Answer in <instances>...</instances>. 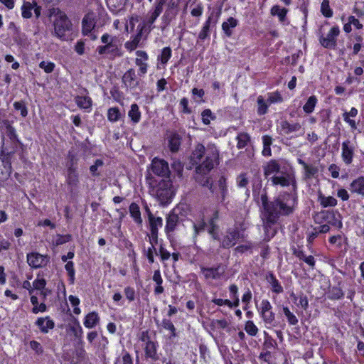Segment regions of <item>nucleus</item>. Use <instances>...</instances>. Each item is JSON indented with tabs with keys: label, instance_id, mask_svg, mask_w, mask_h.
Wrapping results in <instances>:
<instances>
[{
	"label": "nucleus",
	"instance_id": "obj_51",
	"mask_svg": "<svg viewBox=\"0 0 364 364\" xmlns=\"http://www.w3.org/2000/svg\"><path fill=\"white\" fill-rule=\"evenodd\" d=\"M220 15V11L218 12L216 14H215L213 12H212L205 22L204 23V25L203 27L207 28L210 29L211 26H215L218 23V21L219 19Z\"/></svg>",
	"mask_w": 364,
	"mask_h": 364
},
{
	"label": "nucleus",
	"instance_id": "obj_20",
	"mask_svg": "<svg viewBox=\"0 0 364 364\" xmlns=\"http://www.w3.org/2000/svg\"><path fill=\"white\" fill-rule=\"evenodd\" d=\"M358 114V109L355 107H352L349 112H344L342 114L343 119L349 125L352 131H355L358 128V122L353 119V118H355Z\"/></svg>",
	"mask_w": 364,
	"mask_h": 364
},
{
	"label": "nucleus",
	"instance_id": "obj_10",
	"mask_svg": "<svg viewBox=\"0 0 364 364\" xmlns=\"http://www.w3.org/2000/svg\"><path fill=\"white\" fill-rule=\"evenodd\" d=\"M122 83L127 90L133 92L140 87L141 82L137 79L136 71L129 68L123 75Z\"/></svg>",
	"mask_w": 364,
	"mask_h": 364
},
{
	"label": "nucleus",
	"instance_id": "obj_30",
	"mask_svg": "<svg viewBox=\"0 0 364 364\" xmlns=\"http://www.w3.org/2000/svg\"><path fill=\"white\" fill-rule=\"evenodd\" d=\"M100 322V317L97 312L92 311L86 315L83 324L87 328H92Z\"/></svg>",
	"mask_w": 364,
	"mask_h": 364
},
{
	"label": "nucleus",
	"instance_id": "obj_41",
	"mask_svg": "<svg viewBox=\"0 0 364 364\" xmlns=\"http://www.w3.org/2000/svg\"><path fill=\"white\" fill-rule=\"evenodd\" d=\"M33 290H39L41 291V295L43 296V298H46L47 296L46 290L45 289L46 285V281L43 278H38L37 277L33 282Z\"/></svg>",
	"mask_w": 364,
	"mask_h": 364
},
{
	"label": "nucleus",
	"instance_id": "obj_22",
	"mask_svg": "<svg viewBox=\"0 0 364 364\" xmlns=\"http://www.w3.org/2000/svg\"><path fill=\"white\" fill-rule=\"evenodd\" d=\"M179 223V218L177 214L171 212L166 217V224L165 231L169 236L171 232H173L176 229Z\"/></svg>",
	"mask_w": 364,
	"mask_h": 364
},
{
	"label": "nucleus",
	"instance_id": "obj_31",
	"mask_svg": "<svg viewBox=\"0 0 364 364\" xmlns=\"http://www.w3.org/2000/svg\"><path fill=\"white\" fill-rule=\"evenodd\" d=\"M293 254L298 257L300 260L304 261L306 263L311 269L315 267V259L312 255H306L304 251L301 250L295 249Z\"/></svg>",
	"mask_w": 364,
	"mask_h": 364
},
{
	"label": "nucleus",
	"instance_id": "obj_28",
	"mask_svg": "<svg viewBox=\"0 0 364 364\" xmlns=\"http://www.w3.org/2000/svg\"><path fill=\"white\" fill-rule=\"evenodd\" d=\"M284 168H281L279 164L276 161H270L264 168V176L269 179L271 176L279 173Z\"/></svg>",
	"mask_w": 364,
	"mask_h": 364
},
{
	"label": "nucleus",
	"instance_id": "obj_24",
	"mask_svg": "<svg viewBox=\"0 0 364 364\" xmlns=\"http://www.w3.org/2000/svg\"><path fill=\"white\" fill-rule=\"evenodd\" d=\"M66 182L68 185L70 186L72 188H75L78 186V173L76 171V168L73 165H70L68 168Z\"/></svg>",
	"mask_w": 364,
	"mask_h": 364
},
{
	"label": "nucleus",
	"instance_id": "obj_2",
	"mask_svg": "<svg viewBox=\"0 0 364 364\" xmlns=\"http://www.w3.org/2000/svg\"><path fill=\"white\" fill-rule=\"evenodd\" d=\"M218 151L214 146L205 148L203 144L196 145L191 155V161L198 164L196 168V180L203 186L211 185L209 172L213 168L218 158ZM212 186H210V188Z\"/></svg>",
	"mask_w": 364,
	"mask_h": 364
},
{
	"label": "nucleus",
	"instance_id": "obj_47",
	"mask_svg": "<svg viewBox=\"0 0 364 364\" xmlns=\"http://www.w3.org/2000/svg\"><path fill=\"white\" fill-rule=\"evenodd\" d=\"M287 11V9L282 8L278 5H275L271 9V14L272 16H277L281 22L284 21Z\"/></svg>",
	"mask_w": 364,
	"mask_h": 364
},
{
	"label": "nucleus",
	"instance_id": "obj_13",
	"mask_svg": "<svg viewBox=\"0 0 364 364\" xmlns=\"http://www.w3.org/2000/svg\"><path fill=\"white\" fill-rule=\"evenodd\" d=\"M49 262L47 255L33 252L27 255V262L32 268L38 269L46 266Z\"/></svg>",
	"mask_w": 364,
	"mask_h": 364
},
{
	"label": "nucleus",
	"instance_id": "obj_45",
	"mask_svg": "<svg viewBox=\"0 0 364 364\" xmlns=\"http://www.w3.org/2000/svg\"><path fill=\"white\" fill-rule=\"evenodd\" d=\"M162 11L159 10L158 11L157 9L154 8V10L151 13L149 18L146 22H144L143 23H145L146 25V32H150L152 29L151 25L154 23V21L156 20V18L159 16V15L161 14Z\"/></svg>",
	"mask_w": 364,
	"mask_h": 364
},
{
	"label": "nucleus",
	"instance_id": "obj_34",
	"mask_svg": "<svg viewBox=\"0 0 364 364\" xmlns=\"http://www.w3.org/2000/svg\"><path fill=\"white\" fill-rule=\"evenodd\" d=\"M318 201L323 208L335 207L338 203L333 196H326L321 193L318 196Z\"/></svg>",
	"mask_w": 364,
	"mask_h": 364
},
{
	"label": "nucleus",
	"instance_id": "obj_38",
	"mask_svg": "<svg viewBox=\"0 0 364 364\" xmlns=\"http://www.w3.org/2000/svg\"><path fill=\"white\" fill-rule=\"evenodd\" d=\"M0 128L11 139L16 136L15 129L11 126L9 120H0Z\"/></svg>",
	"mask_w": 364,
	"mask_h": 364
},
{
	"label": "nucleus",
	"instance_id": "obj_29",
	"mask_svg": "<svg viewBox=\"0 0 364 364\" xmlns=\"http://www.w3.org/2000/svg\"><path fill=\"white\" fill-rule=\"evenodd\" d=\"M206 223L205 222L204 215H200L198 219H195L193 222V237L196 238L201 232H204Z\"/></svg>",
	"mask_w": 364,
	"mask_h": 364
},
{
	"label": "nucleus",
	"instance_id": "obj_26",
	"mask_svg": "<svg viewBox=\"0 0 364 364\" xmlns=\"http://www.w3.org/2000/svg\"><path fill=\"white\" fill-rule=\"evenodd\" d=\"M146 209L149 213L150 232L158 233L159 228H161L163 225V220L161 217H154L151 213V212L149 211V209L147 206L146 207Z\"/></svg>",
	"mask_w": 364,
	"mask_h": 364
},
{
	"label": "nucleus",
	"instance_id": "obj_17",
	"mask_svg": "<svg viewBox=\"0 0 364 364\" xmlns=\"http://www.w3.org/2000/svg\"><path fill=\"white\" fill-rule=\"evenodd\" d=\"M146 25L145 23L139 24L137 26V33L132 36L131 39L124 43V47L127 50L132 52L137 48L144 32H146Z\"/></svg>",
	"mask_w": 364,
	"mask_h": 364
},
{
	"label": "nucleus",
	"instance_id": "obj_35",
	"mask_svg": "<svg viewBox=\"0 0 364 364\" xmlns=\"http://www.w3.org/2000/svg\"><path fill=\"white\" fill-rule=\"evenodd\" d=\"M129 210L130 215L133 218L134 222L137 225H141L142 224V218L141 216L139 206L135 203H132L129 205Z\"/></svg>",
	"mask_w": 364,
	"mask_h": 364
},
{
	"label": "nucleus",
	"instance_id": "obj_18",
	"mask_svg": "<svg viewBox=\"0 0 364 364\" xmlns=\"http://www.w3.org/2000/svg\"><path fill=\"white\" fill-rule=\"evenodd\" d=\"M82 33L85 36L90 35L92 40H95L97 36L91 32L95 26V15L94 13H89L82 19Z\"/></svg>",
	"mask_w": 364,
	"mask_h": 364
},
{
	"label": "nucleus",
	"instance_id": "obj_5",
	"mask_svg": "<svg viewBox=\"0 0 364 364\" xmlns=\"http://www.w3.org/2000/svg\"><path fill=\"white\" fill-rule=\"evenodd\" d=\"M274 186L279 185L282 187L291 186L293 190L296 188V181L294 172L289 169L284 168L277 175H274L269 178Z\"/></svg>",
	"mask_w": 364,
	"mask_h": 364
},
{
	"label": "nucleus",
	"instance_id": "obj_36",
	"mask_svg": "<svg viewBox=\"0 0 364 364\" xmlns=\"http://www.w3.org/2000/svg\"><path fill=\"white\" fill-rule=\"evenodd\" d=\"M153 193L155 194L156 197L164 203L167 202L173 197V192L172 188H164L163 190H154Z\"/></svg>",
	"mask_w": 364,
	"mask_h": 364
},
{
	"label": "nucleus",
	"instance_id": "obj_8",
	"mask_svg": "<svg viewBox=\"0 0 364 364\" xmlns=\"http://www.w3.org/2000/svg\"><path fill=\"white\" fill-rule=\"evenodd\" d=\"M140 340L144 343V351L146 358H151L152 360H157L159 356L157 354V348L159 347L157 343L150 340L147 331L141 333Z\"/></svg>",
	"mask_w": 364,
	"mask_h": 364
},
{
	"label": "nucleus",
	"instance_id": "obj_49",
	"mask_svg": "<svg viewBox=\"0 0 364 364\" xmlns=\"http://www.w3.org/2000/svg\"><path fill=\"white\" fill-rule=\"evenodd\" d=\"M343 296L344 293L339 287H331L328 293V298L331 300L340 299Z\"/></svg>",
	"mask_w": 364,
	"mask_h": 364
},
{
	"label": "nucleus",
	"instance_id": "obj_23",
	"mask_svg": "<svg viewBox=\"0 0 364 364\" xmlns=\"http://www.w3.org/2000/svg\"><path fill=\"white\" fill-rule=\"evenodd\" d=\"M36 325L43 333H47L55 326L54 321L48 316L38 318L36 321Z\"/></svg>",
	"mask_w": 364,
	"mask_h": 364
},
{
	"label": "nucleus",
	"instance_id": "obj_57",
	"mask_svg": "<svg viewBox=\"0 0 364 364\" xmlns=\"http://www.w3.org/2000/svg\"><path fill=\"white\" fill-rule=\"evenodd\" d=\"M245 330L251 336H255L258 333V328L252 321H247L246 322Z\"/></svg>",
	"mask_w": 364,
	"mask_h": 364
},
{
	"label": "nucleus",
	"instance_id": "obj_16",
	"mask_svg": "<svg viewBox=\"0 0 364 364\" xmlns=\"http://www.w3.org/2000/svg\"><path fill=\"white\" fill-rule=\"evenodd\" d=\"M136 55L135 65L139 68L138 75L142 77L146 75L148 71L149 65L147 61L149 60V55L144 50H137Z\"/></svg>",
	"mask_w": 364,
	"mask_h": 364
},
{
	"label": "nucleus",
	"instance_id": "obj_39",
	"mask_svg": "<svg viewBox=\"0 0 364 364\" xmlns=\"http://www.w3.org/2000/svg\"><path fill=\"white\" fill-rule=\"evenodd\" d=\"M128 117L134 123H138L141 119V112L139 111V106L134 103L131 105L130 109L128 112Z\"/></svg>",
	"mask_w": 364,
	"mask_h": 364
},
{
	"label": "nucleus",
	"instance_id": "obj_44",
	"mask_svg": "<svg viewBox=\"0 0 364 364\" xmlns=\"http://www.w3.org/2000/svg\"><path fill=\"white\" fill-rule=\"evenodd\" d=\"M75 102L82 109H87L92 107V100L90 97L77 96L75 97Z\"/></svg>",
	"mask_w": 364,
	"mask_h": 364
},
{
	"label": "nucleus",
	"instance_id": "obj_40",
	"mask_svg": "<svg viewBox=\"0 0 364 364\" xmlns=\"http://www.w3.org/2000/svg\"><path fill=\"white\" fill-rule=\"evenodd\" d=\"M237 147L238 149L245 148L250 142V136L246 132H240L236 137Z\"/></svg>",
	"mask_w": 364,
	"mask_h": 364
},
{
	"label": "nucleus",
	"instance_id": "obj_59",
	"mask_svg": "<svg viewBox=\"0 0 364 364\" xmlns=\"http://www.w3.org/2000/svg\"><path fill=\"white\" fill-rule=\"evenodd\" d=\"M283 312L287 318V321L290 325L294 326L297 324L298 319L296 316L291 313L288 307H283Z\"/></svg>",
	"mask_w": 364,
	"mask_h": 364
},
{
	"label": "nucleus",
	"instance_id": "obj_15",
	"mask_svg": "<svg viewBox=\"0 0 364 364\" xmlns=\"http://www.w3.org/2000/svg\"><path fill=\"white\" fill-rule=\"evenodd\" d=\"M151 170L154 174L160 177L169 176L170 170L168 163L157 158H154L151 162Z\"/></svg>",
	"mask_w": 364,
	"mask_h": 364
},
{
	"label": "nucleus",
	"instance_id": "obj_50",
	"mask_svg": "<svg viewBox=\"0 0 364 364\" xmlns=\"http://www.w3.org/2000/svg\"><path fill=\"white\" fill-rule=\"evenodd\" d=\"M34 8L33 2L24 1L21 6V14L24 18H29L32 16V11Z\"/></svg>",
	"mask_w": 364,
	"mask_h": 364
},
{
	"label": "nucleus",
	"instance_id": "obj_27",
	"mask_svg": "<svg viewBox=\"0 0 364 364\" xmlns=\"http://www.w3.org/2000/svg\"><path fill=\"white\" fill-rule=\"evenodd\" d=\"M350 190L352 193L364 196V176L353 180L350 184Z\"/></svg>",
	"mask_w": 364,
	"mask_h": 364
},
{
	"label": "nucleus",
	"instance_id": "obj_4",
	"mask_svg": "<svg viewBox=\"0 0 364 364\" xmlns=\"http://www.w3.org/2000/svg\"><path fill=\"white\" fill-rule=\"evenodd\" d=\"M50 16L55 17L53 24L55 36L62 40H66L68 37V33L72 28L70 21L65 14L59 9H52Z\"/></svg>",
	"mask_w": 364,
	"mask_h": 364
},
{
	"label": "nucleus",
	"instance_id": "obj_6",
	"mask_svg": "<svg viewBox=\"0 0 364 364\" xmlns=\"http://www.w3.org/2000/svg\"><path fill=\"white\" fill-rule=\"evenodd\" d=\"M277 131L282 136H290L294 134L295 136L303 135L304 132L299 122L290 123L286 119L281 120L277 125Z\"/></svg>",
	"mask_w": 364,
	"mask_h": 364
},
{
	"label": "nucleus",
	"instance_id": "obj_61",
	"mask_svg": "<svg viewBox=\"0 0 364 364\" xmlns=\"http://www.w3.org/2000/svg\"><path fill=\"white\" fill-rule=\"evenodd\" d=\"M114 364H133L132 358L127 352H123L122 357L117 359Z\"/></svg>",
	"mask_w": 364,
	"mask_h": 364
},
{
	"label": "nucleus",
	"instance_id": "obj_58",
	"mask_svg": "<svg viewBox=\"0 0 364 364\" xmlns=\"http://www.w3.org/2000/svg\"><path fill=\"white\" fill-rule=\"evenodd\" d=\"M304 176L306 178H311L314 176L318 171V169L316 166L313 165L307 164L306 166L304 168Z\"/></svg>",
	"mask_w": 364,
	"mask_h": 364
},
{
	"label": "nucleus",
	"instance_id": "obj_19",
	"mask_svg": "<svg viewBox=\"0 0 364 364\" xmlns=\"http://www.w3.org/2000/svg\"><path fill=\"white\" fill-rule=\"evenodd\" d=\"M146 182L149 186L152 188V192L154 190H163L164 188H172V183L168 177H163L160 180H157L152 176L146 177Z\"/></svg>",
	"mask_w": 364,
	"mask_h": 364
},
{
	"label": "nucleus",
	"instance_id": "obj_3",
	"mask_svg": "<svg viewBox=\"0 0 364 364\" xmlns=\"http://www.w3.org/2000/svg\"><path fill=\"white\" fill-rule=\"evenodd\" d=\"M103 43L97 48V52L100 55L106 56L110 59H114L122 55L121 46L118 43L117 38L108 33H105L101 37Z\"/></svg>",
	"mask_w": 364,
	"mask_h": 364
},
{
	"label": "nucleus",
	"instance_id": "obj_62",
	"mask_svg": "<svg viewBox=\"0 0 364 364\" xmlns=\"http://www.w3.org/2000/svg\"><path fill=\"white\" fill-rule=\"evenodd\" d=\"M39 67L43 69L45 73H50L54 70L55 65L53 62L43 60L39 63Z\"/></svg>",
	"mask_w": 364,
	"mask_h": 364
},
{
	"label": "nucleus",
	"instance_id": "obj_52",
	"mask_svg": "<svg viewBox=\"0 0 364 364\" xmlns=\"http://www.w3.org/2000/svg\"><path fill=\"white\" fill-rule=\"evenodd\" d=\"M121 114L119 108L111 107L107 112V118L112 122H117L120 118Z\"/></svg>",
	"mask_w": 364,
	"mask_h": 364
},
{
	"label": "nucleus",
	"instance_id": "obj_11",
	"mask_svg": "<svg viewBox=\"0 0 364 364\" xmlns=\"http://www.w3.org/2000/svg\"><path fill=\"white\" fill-rule=\"evenodd\" d=\"M339 33L338 26L332 27L326 36H320L319 42L321 45L326 48L334 49L337 45V37Z\"/></svg>",
	"mask_w": 364,
	"mask_h": 364
},
{
	"label": "nucleus",
	"instance_id": "obj_37",
	"mask_svg": "<svg viewBox=\"0 0 364 364\" xmlns=\"http://www.w3.org/2000/svg\"><path fill=\"white\" fill-rule=\"evenodd\" d=\"M267 280L271 285L272 291L273 292L276 294H281L283 292L284 289L282 286L272 273H270L267 277Z\"/></svg>",
	"mask_w": 364,
	"mask_h": 364
},
{
	"label": "nucleus",
	"instance_id": "obj_56",
	"mask_svg": "<svg viewBox=\"0 0 364 364\" xmlns=\"http://www.w3.org/2000/svg\"><path fill=\"white\" fill-rule=\"evenodd\" d=\"M321 11L325 17L330 18L333 16V11L330 8L328 0H323L321 6Z\"/></svg>",
	"mask_w": 364,
	"mask_h": 364
},
{
	"label": "nucleus",
	"instance_id": "obj_33",
	"mask_svg": "<svg viewBox=\"0 0 364 364\" xmlns=\"http://www.w3.org/2000/svg\"><path fill=\"white\" fill-rule=\"evenodd\" d=\"M152 279L156 283L154 294L156 295L162 294L164 291V288L162 286L163 279L159 269L154 271Z\"/></svg>",
	"mask_w": 364,
	"mask_h": 364
},
{
	"label": "nucleus",
	"instance_id": "obj_60",
	"mask_svg": "<svg viewBox=\"0 0 364 364\" xmlns=\"http://www.w3.org/2000/svg\"><path fill=\"white\" fill-rule=\"evenodd\" d=\"M264 346L267 349H275L277 347V343L275 340L264 332Z\"/></svg>",
	"mask_w": 364,
	"mask_h": 364
},
{
	"label": "nucleus",
	"instance_id": "obj_53",
	"mask_svg": "<svg viewBox=\"0 0 364 364\" xmlns=\"http://www.w3.org/2000/svg\"><path fill=\"white\" fill-rule=\"evenodd\" d=\"M267 102L269 104L279 103L283 101L281 94L276 91L267 93Z\"/></svg>",
	"mask_w": 364,
	"mask_h": 364
},
{
	"label": "nucleus",
	"instance_id": "obj_54",
	"mask_svg": "<svg viewBox=\"0 0 364 364\" xmlns=\"http://www.w3.org/2000/svg\"><path fill=\"white\" fill-rule=\"evenodd\" d=\"M162 326L164 328L170 331V338L176 336V328L171 320L164 319L162 321Z\"/></svg>",
	"mask_w": 364,
	"mask_h": 364
},
{
	"label": "nucleus",
	"instance_id": "obj_42",
	"mask_svg": "<svg viewBox=\"0 0 364 364\" xmlns=\"http://www.w3.org/2000/svg\"><path fill=\"white\" fill-rule=\"evenodd\" d=\"M257 114L260 116L265 114L268 111V107L269 104L267 102V100H265L264 98L259 95L257 99Z\"/></svg>",
	"mask_w": 364,
	"mask_h": 364
},
{
	"label": "nucleus",
	"instance_id": "obj_9",
	"mask_svg": "<svg viewBox=\"0 0 364 364\" xmlns=\"http://www.w3.org/2000/svg\"><path fill=\"white\" fill-rule=\"evenodd\" d=\"M258 312L266 325H272L275 319V314L272 311V306L267 299L261 301Z\"/></svg>",
	"mask_w": 364,
	"mask_h": 364
},
{
	"label": "nucleus",
	"instance_id": "obj_55",
	"mask_svg": "<svg viewBox=\"0 0 364 364\" xmlns=\"http://www.w3.org/2000/svg\"><path fill=\"white\" fill-rule=\"evenodd\" d=\"M65 268L68 272L70 283L73 284L75 282V274L74 263L71 261L68 262L65 266Z\"/></svg>",
	"mask_w": 364,
	"mask_h": 364
},
{
	"label": "nucleus",
	"instance_id": "obj_7",
	"mask_svg": "<svg viewBox=\"0 0 364 364\" xmlns=\"http://www.w3.org/2000/svg\"><path fill=\"white\" fill-rule=\"evenodd\" d=\"M245 235L242 230L238 227L228 228L221 240V247L223 248H230L234 246L237 240L244 238Z\"/></svg>",
	"mask_w": 364,
	"mask_h": 364
},
{
	"label": "nucleus",
	"instance_id": "obj_48",
	"mask_svg": "<svg viewBox=\"0 0 364 364\" xmlns=\"http://www.w3.org/2000/svg\"><path fill=\"white\" fill-rule=\"evenodd\" d=\"M172 50L170 47H165L161 50V54L158 56V60L162 65H166L171 58Z\"/></svg>",
	"mask_w": 364,
	"mask_h": 364
},
{
	"label": "nucleus",
	"instance_id": "obj_21",
	"mask_svg": "<svg viewBox=\"0 0 364 364\" xmlns=\"http://www.w3.org/2000/svg\"><path fill=\"white\" fill-rule=\"evenodd\" d=\"M217 184L218 190L215 191L213 190L212 191L215 193V195L220 201L223 202L225 200L228 193L226 178L224 176H220L218 181Z\"/></svg>",
	"mask_w": 364,
	"mask_h": 364
},
{
	"label": "nucleus",
	"instance_id": "obj_43",
	"mask_svg": "<svg viewBox=\"0 0 364 364\" xmlns=\"http://www.w3.org/2000/svg\"><path fill=\"white\" fill-rule=\"evenodd\" d=\"M318 102V99L315 95L310 96L303 107L304 112L306 114H311L314 112Z\"/></svg>",
	"mask_w": 364,
	"mask_h": 364
},
{
	"label": "nucleus",
	"instance_id": "obj_1",
	"mask_svg": "<svg viewBox=\"0 0 364 364\" xmlns=\"http://www.w3.org/2000/svg\"><path fill=\"white\" fill-rule=\"evenodd\" d=\"M261 200L263 208L262 220L265 232L264 239L269 240L277 232L274 225L279 217L289 215L295 210L297 205V196L296 193L284 192L270 202L267 200L266 195H262Z\"/></svg>",
	"mask_w": 364,
	"mask_h": 364
},
{
	"label": "nucleus",
	"instance_id": "obj_14",
	"mask_svg": "<svg viewBox=\"0 0 364 364\" xmlns=\"http://www.w3.org/2000/svg\"><path fill=\"white\" fill-rule=\"evenodd\" d=\"M201 272L204 278L207 280L220 279L225 272V269L222 265H218L214 267H201Z\"/></svg>",
	"mask_w": 364,
	"mask_h": 364
},
{
	"label": "nucleus",
	"instance_id": "obj_46",
	"mask_svg": "<svg viewBox=\"0 0 364 364\" xmlns=\"http://www.w3.org/2000/svg\"><path fill=\"white\" fill-rule=\"evenodd\" d=\"M218 212L215 211L213 217L210 220V227L208 228V233L212 236L214 240H218V234L217 232L218 226L214 223L215 220L218 218Z\"/></svg>",
	"mask_w": 364,
	"mask_h": 364
},
{
	"label": "nucleus",
	"instance_id": "obj_63",
	"mask_svg": "<svg viewBox=\"0 0 364 364\" xmlns=\"http://www.w3.org/2000/svg\"><path fill=\"white\" fill-rule=\"evenodd\" d=\"M103 161L101 159H97L95 164L90 167V171L93 176H97L100 175L98 168L103 166Z\"/></svg>",
	"mask_w": 364,
	"mask_h": 364
},
{
	"label": "nucleus",
	"instance_id": "obj_25",
	"mask_svg": "<svg viewBox=\"0 0 364 364\" xmlns=\"http://www.w3.org/2000/svg\"><path fill=\"white\" fill-rule=\"evenodd\" d=\"M181 144V136L176 132H172L168 136V146L171 152H177Z\"/></svg>",
	"mask_w": 364,
	"mask_h": 364
},
{
	"label": "nucleus",
	"instance_id": "obj_12",
	"mask_svg": "<svg viewBox=\"0 0 364 364\" xmlns=\"http://www.w3.org/2000/svg\"><path fill=\"white\" fill-rule=\"evenodd\" d=\"M355 151V145L347 139L341 144V159L343 163L348 166L352 164Z\"/></svg>",
	"mask_w": 364,
	"mask_h": 364
},
{
	"label": "nucleus",
	"instance_id": "obj_32",
	"mask_svg": "<svg viewBox=\"0 0 364 364\" xmlns=\"http://www.w3.org/2000/svg\"><path fill=\"white\" fill-rule=\"evenodd\" d=\"M238 24V21L233 17L228 18L227 21H225L222 24V29L225 34L228 37H230L232 34V29L235 28Z\"/></svg>",
	"mask_w": 364,
	"mask_h": 364
},
{
	"label": "nucleus",
	"instance_id": "obj_64",
	"mask_svg": "<svg viewBox=\"0 0 364 364\" xmlns=\"http://www.w3.org/2000/svg\"><path fill=\"white\" fill-rule=\"evenodd\" d=\"M201 117H202V121H203V124H205L206 125L209 124L210 122V120L214 118L210 109H205L202 112Z\"/></svg>",
	"mask_w": 364,
	"mask_h": 364
}]
</instances>
